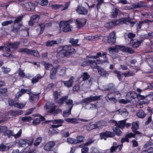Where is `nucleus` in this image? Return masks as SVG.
<instances>
[{
    "label": "nucleus",
    "instance_id": "nucleus-58",
    "mask_svg": "<svg viewBox=\"0 0 153 153\" xmlns=\"http://www.w3.org/2000/svg\"><path fill=\"white\" fill-rule=\"evenodd\" d=\"M82 80L85 81L88 80L90 77V76L88 75L87 72H84L83 75H82Z\"/></svg>",
    "mask_w": 153,
    "mask_h": 153
},
{
    "label": "nucleus",
    "instance_id": "nucleus-16",
    "mask_svg": "<svg viewBox=\"0 0 153 153\" xmlns=\"http://www.w3.org/2000/svg\"><path fill=\"white\" fill-rule=\"evenodd\" d=\"M86 21V20L84 18L77 19L76 20V24L78 28H80L84 26Z\"/></svg>",
    "mask_w": 153,
    "mask_h": 153
},
{
    "label": "nucleus",
    "instance_id": "nucleus-18",
    "mask_svg": "<svg viewBox=\"0 0 153 153\" xmlns=\"http://www.w3.org/2000/svg\"><path fill=\"white\" fill-rule=\"evenodd\" d=\"M140 70V69L133 68L132 70L127 72L122 73V75H123L125 77H128L130 76H133L135 75V73H136Z\"/></svg>",
    "mask_w": 153,
    "mask_h": 153
},
{
    "label": "nucleus",
    "instance_id": "nucleus-51",
    "mask_svg": "<svg viewBox=\"0 0 153 153\" xmlns=\"http://www.w3.org/2000/svg\"><path fill=\"white\" fill-rule=\"evenodd\" d=\"M25 104H24L22 103H18L17 102H15L14 107H17L20 109H22L25 106Z\"/></svg>",
    "mask_w": 153,
    "mask_h": 153
},
{
    "label": "nucleus",
    "instance_id": "nucleus-28",
    "mask_svg": "<svg viewBox=\"0 0 153 153\" xmlns=\"http://www.w3.org/2000/svg\"><path fill=\"white\" fill-rule=\"evenodd\" d=\"M59 68H53L51 70L50 77L51 79H53L56 78L57 69Z\"/></svg>",
    "mask_w": 153,
    "mask_h": 153
},
{
    "label": "nucleus",
    "instance_id": "nucleus-53",
    "mask_svg": "<svg viewBox=\"0 0 153 153\" xmlns=\"http://www.w3.org/2000/svg\"><path fill=\"white\" fill-rule=\"evenodd\" d=\"M65 103L67 105L69 106V107H71V109H72L74 105L73 102L72 100H68V101L65 102Z\"/></svg>",
    "mask_w": 153,
    "mask_h": 153
},
{
    "label": "nucleus",
    "instance_id": "nucleus-50",
    "mask_svg": "<svg viewBox=\"0 0 153 153\" xmlns=\"http://www.w3.org/2000/svg\"><path fill=\"white\" fill-rule=\"evenodd\" d=\"M24 17L23 15H20L17 17L13 22L14 24H17L22 21Z\"/></svg>",
    "mask_w": 153,
    "mask_h": 153
},
{
    "label": "nucleus",
    "instance_id": "nucleus-5",
    "mask_svg": "<svg viewBox=\"0 0 153 153\" xmlns=\"http://www.w3.org/2000/svg\"><path fill=\"white\" fill-rule=\"evenodd\" d=\"M56 106L53 103H47L44 107L45 109H48V113L50 114L56 113L57 110L56 109Z\"/></svg>",
    "mask_w": 153,
    "mask_h": 153
},
{
    "label": "nucleus",
    "instance_id": "nucleus-9",
    "mask_svg": "<svg viewBox=\"0 0 153 153\" xmlns=\"http://www.w3.org/2000/svg\"><path fill=\"white\" fill-rule=\"evenodd\" d=\"M101 96H90L89 97L85 98L82 99V102L87 104L90 102L99 100L100 99Z\"/></svg>",
    "mask_w": 153,
    "mask_h": 153
},
{
    "label": "nucleus",
    "instance_id": "nucleus-49",
    "mask_svg": "<svg viewBox=\"0 0 153 153\" xmlns=\"http://www.w3.org/2000/svg\"><path fill=\"white\" fill-rule=\"evenodd\" d=\"M117 127H115L113 129V131L115 133L116 135L120 136L121 135L122 132Z\"/></svg>",
    "mask_w": 153,
    "mask_h": 153
},
{
    "label": "nucleus",
    "instance_id": "nucleus-33",
    "mask_svg": "<svg viewBox=\"0 0 153 153\" xmlns=\"http://www.w3.org/2000/svg\"><path fill=\"white\" fill-rule=\"evenodd\" d=\"M107 97L108 100L111 101H114L116 100V98L113 92L108 93L107 94Z\"/></svg>",
    "mask_w": 153,
    "mask_h": 153
},
{
    "label": "nucleus",
    "instance_id": "nucleus-59",
    "mask_svg": "<svg viewBox=\"0 0 153 153\" xmlns=\"http://www.w3.org/2000/svg\"><path fill=\"white\" fill-rule=\"evenodd\" d=\"M114 85L113 83H109L106 86V90L108 91L112 90L114 88Z\"/></svg>",
    "mask_w": 153,
    "mask_h": 153
},
{
    "label": "nucleus",
    "instance_id": "nucleus-12",
    "mask_svg": "<svg viewBox=\"0 0 153 153\" xmlns=\"http://www.w3.org/2000/svg\"><path fill=\"white\" fill-rule=\"evenodd\" d=\"M55 145L54 141H50L46 143L44 146V149L47 151H50Z\"/></svg>",
    "mask_w": 153,
    "mask_h": 153
},
{
    "label": "nucleus",
    "instance_id": "nucleus-26",
    "mask_svg": "<svg viewBox=\"0 0 153 153\" xmlns=\"http://www.w3.org/2000/svg\"><path fill=\"white\" fill-rule=\"evenodd\" d=\"M98 69V73L100 74L102 76H107L108 75V73L105 70L102 68H93Z\"/></svg>",
    "mask_w": 153,
    "mask_h": 153
},
{
    "label": "nucleus",
    "instance_id": "nucleus-63",
    "mask_svg": "<svg viewBox=\"0 0 153 153\" xmlns=\"http://www.w3.org/2000/svg\"><path fill=\"white\" fill-rule=\"evenodd\" d=\"M64 121L63 119H56L53 121V123L54 124L59 123L60 124H62V123H64Z\"/></svg>",
    "mask_w": 153,
    "mask_h": 153
},
{
    "label": "nucleus",
    "instance_id": "nucleus-38",
    "mask_svg": "<svg viewBox=\"0 0 153 153\" xmlns=\"http://www.w3.org/2000/svg\"><path fill=\"white\" fill-rule=\"evenodd\" d=\"M137 115L139 117L143 118L145 117L146 114L143 110H140L137 112Z\"/></svg>",
    "mask_w": 153,
    "mask_h": 153
},
{
    "label": "nucleus",
    "instance_id": "nucleus-3",
    "mask_svg": "<svg viewBox=\"0 0 153 153\" xmlns=\"http://www.w3.org/2000/svg\"><path fill=\"white\" fill-rule=\"evenodd\" d=\"M128 21L126 18H120L106 23L105 25L107 28L111 29L114 26L122 25L123 23H125Z\"/></svg>",
    "mask_w": 153,
    "mask_h": 153
},
{
    "label": "nucleus",
    "instance_id": "nucleus-13",
    "mask_svg": "<svg viewBox=\"0 0 153 153\" xmlns=\"http://www.w3.org/2000/svg\"><path fill=\"white\" fill-rule=\"evenodd\" d=\"M40 18V16L39 15H34L31 16L30 19L28 22V24L29 25L32 26L34 24L37 23Z\"/></svg>",
    "mask_w": 153,
    "mask_h": 153
},
{
    "label": "nucleus",
    "instance_id": "nucleus-14",
    "mask_svg": "<svg viewBox=\"0 0 153 153\" xmlns=\"http://www.w3.org/2000/svg\"><path fill=\"white\" fill-rule=\"evenodd\" d=\"M62 126V124H58L57 125H51V127H50V129L48 132V134L49 135H51L57 134L58 133V132L54 128H57Z\"/></svg>",
    "mask_w": 153,
    "mask_h": 153
},
{
    "label": "nucleus",
    "instance_id": "nucleus-35",
    "mask_svg": "<svg viewBox=\"0 0 153 153\" xmlns=\"http://www.w3.org/2000/svg\"><path fill=\"white\" fill-rule=\"evenodd\" d=\"M65 120L67 122L69 123L75 124L78 123L77 119L74 118H67Z\"/></svg>",
    "mask_w": 153,
    "mask_h": 153
},
{
    "label": "nucleus",
    "instance_id": "nucleus-48",
    "mask_svg": "<svg viewBox=\"0 0 153 153\" xmlns=\"http://www.w3.org/2000/svg\"><path fill=\"white\" fill-rule=\"evenodd\" d=\"M119 10L116 8H114L113 9L111 13V17L112 18H114L117 16Z\"/></svg>",
    "mask_w": 153,
    "mask_h": 153
},
{
    "label": "nucleus",
    "instance_id": "nucleus-24",
    "mask_svg": "<svg viewBox=\"0 0 153 153\" xmlns=\"http://www.w3.org/2000/svg\"><path fill=\"white\" fill-rule=\"evenodd\" d=\"M39 98V94H35L33 93L32 95H29V100L31 102H36L37 101Z\"/></svg>",
    "mask_w": 153,
    "mask_h": 153
},
{
    "label": "nucleus",
    "instance_id": "nucleus-45",
    "mask_svg": "<svg viewBox=\"0 0 153 153\" xmlns=\"http://www.w3.org/2000/svg\"><path fill=\"white\" fill-rule=\"evenodd\" d=\"M67 142L71 144H76L78 143V142L76 140V139L71 137H68L67 139Z\"/></svg>",
    "mask_w": 153,
    "mask_h": 153
},
{
    "label": "nucleus",
    "instance_id": "nucleus-57",
    "mask_svg": "<svg viewBox=\"0 0 153 153\" xmlns=\"http://www.w3.org/2000/svg\"><path fill=\"white\" fill-rule=\"evenodd\" d=\"M25 93V89L22 88L19 92H17L18 94L17 97L18 98L19 97L23 94Z\"/></svg>",
    "mask_w": 153,
    "mask_h": 153
},
{
    "label": "nucleus",
    "instance_id": "nucleus-64",
    "mask_svg": "<svg viewBox=\"0 0 153 153\" xmlns=\"http://www.w3.org/2000/svg\"><path fill=\"white\" fill-rule=\"evenodd\" d=\"M141 153H153V148L151 147L147 150L142 152Z\"/></svg>",
    "mask_w": 153,
    "mask_h": 153
},
{
    "label": "nucleus",
    "instance_id": "nucleus-36",
    "mask_svg": "<svg viewBox=\"0 0 153 153\" xmlns=\"http://www.w3.org/2000/svg\"><path fill=\"white\" fill-rule=\"evenodd\" d=\"M42 76L40 74H38L35 77H33L32 79V82L34 84L39 82V79L42 78Z\"/></svg>",
    "mask_w": 153,
    "mask_h": 153
},
{
    "label": "nucleus",
    "instance_id": "nucleus-27",
    "mask_svg": "<svg viewBox=\"0 0 153 153\" xmlns=\"http://www.w3.org/2000/svg\"><path fill=\"white\" fill-rule=\"evenodd\" d=\"M120 46L116 45L114 47H110L108 48V51L110 53H117L119 51V50H120Z\"/></svg>",
    "mask_w": 153,
    "mask_h": 153
},
{
    "label": "nucleus",
    "instance_id": "nucleus-37",
    "mask_svg": "<svg viewBox=\"0 0 153 153\" xmlns=\"http://www.w3.org/2000/svg\"><path fill=\"white\" fill-rule=\"evenodd\" d=\"M114 73L116 74V76L119 81H121L122 79V73L121 71L117 70H115L114 71Z\"/></svg>",
    "mask_w": 153,
    "mask_h": 153
},
{
    "label": "nucleus",
    "instance_id": "nucleus-20",
    "mask_svg": "<svg viewBox=\"0 0 153 153\" xmlns=\"http://www.w3.org/2000/svg\"><path fill=\"white\" fill-rule=\"evenodd\" d=\"M23 27L22 24V23L17 24H14L13 25V27L11 31L12 32L14 33H17L19 32V30L20 29L21 30V28Z\"/></svg>",
    "mask_w": 153,
    "mask_h": 153
},
{
    "label": "nucleus",
    "instance_id": "nucleus-47",
    "mask_svg": "<svg viewBox=\"0 0 153 153\" xmlns=\"http://www.w3.org/2000/svg\"><path fill=\"white\" fill-rule=\"evenodd\" d=\"M117 125V127L121 128H123L125 126L126 122L124 120L120 121L118 122Z\"/></svg>",
    "mask_w": 153,
    "mask_h": 153
},
{
    "label": "nucleus",
    "instance_id": "nucleus-44",
    "mask_svg": "<svg viewBox=\"0 0 153 153\" xmlns=\"http://www.w3.org/2000/svg\"><path fill=\"white\" fill-rule=\"evenodd\" d=\"M106 53L105 52L103 53L102 55V54L100 52H98L97 53L96 56H97V58L98 59L99 57H100L101 58H103L104 59H105V60H107V59H106Z\"/></svg>",
    "mask_w": 153,
    "mask_h": 153
},
{
    "label": "nucleus",
    "instance_id": "nucleus-22",
    "mask_svg": "<svg viewBox=\"0 0 153 153\" xmlns=\"http://www.w3.org/2000/svg\"><path fill=\"white\" fill-rule=\"evenodd\" d=\"M51 25L52 23L51 22H48L46 24L44 23H39V25L40 27V30L39 34H41L43 33L45 30V27L51 26Z\"/></svg>",
    "mask_w": 153,
    "mask_h": 153
},
{
    "label": "nucleus",
    "instance_id": "nucleus-21",
    "mask_svg": "<svg viewBox=\"0 0 153 153\" xmlns=\"http://www.w3.org/2000/svg\"><path fill=\"white\" fill-rule=\"evenodd\" d=\"M76 11L80 14L83 15H86L88 12V10L84 7L81 6H78Z\"/></svg>",
    "mask_w": 153,
    "mask_h": 153
},
{
    "label": "nucleus",
    "instance_id": "nucleus-39",
    "mask_svg": "<svg viewBox=\"0 0 153 153\" xmlns=\"http://www.w3.org/2000/svg\"><path fill=\"white\" fill-rule=\"evenodd\" d=\"M27 144L26 139H21L19 141V147H24Z\"/></svg>",
    "mask_w": 153,
    "mask_h": 153
},
{
    "label": "nucleus",
    "instance_id": "nucleus-60",
    "mask_svg": "<svg viewBox=\"0 0 153 153\" xmlns=\"http://www.w3.org/2000/svg\"><path fill=\"white\" fill-rule=\"evenodd\" d=\"M32 120V117L30 116L24 117L22 118V120L24 122H29Z\"/></svg>",
    "mask_w": 153,
    "mask_h": 153
},
{
    "label": "nucleus",
    "instance_id": "nucleus-19",
    "mask_svg": "<svg viewBox=\"0 0 153 153\" xmlns=\"http://www.w3.org/2000/svg\"><path fill=\"white\" fill-rule=\"evenodd\" d=\"M132 6L134 8H137L147 7V4L146 3L143 1H140L133 4Z\"/></svg>",
    "mask_w": 153,
    "mask_h": 153
},
{
    "label": "nucleus",
    "instance_id": "nucleus-62",
    "mask_svg": "<svg viewBox=\"0 0 153 153\" xmlns=\"http://www.w3.org/2000/svg\"><path fill=\"white\" fill-rule=\"evenodd\" d=\"M41 120L39 118L35 119L33 120L32 124L34 126H36L40 123Z\"/></svg>",
    "mask_w": 153,
    "mask_h": 153
},
{
    "label": "nucleus",
    "instance_id": "nucleus-52",
    "mask_svg": "<svg viewBox=\"0 0 153 153\" xmlns=\"http://www.w3.org/2000/svg\"><path fill=\"white\" fill-rule=\"evenodd\" d=\"M42 140V138L41 137H38L35 142L33 143V145L35 146H38Z\"/></svg>",
    "mask_w": 153,
    "mask_h": 153
},
{
    "label": "nucleus",
    "instance_id": "nucleus-2",
    "mask_svg": "<svg viewBox=\"0 0 153 153\" xmlns=\"http://www.w3.org/2000/svg\"><path fill=\"white\" fill-rule=\"evenodd\" d=\"M89 58L94 59H97L96 60L89 59L85 61L82 63V66H90L91 67H98V66H97V64L102 63L103 62H107L106 60H103L101 58L100 59H98L96 56H92Z\"/></svg>",
    "mask_w": 153,
    "mask_h": 153
},
{
    "label": "nucleus",
    "instance_id": "nucleus-4",
    "mask_svg": "<svg viewBox=\"0 0 153 153\" xmlns=\"http://www.w3.org/2000/svg\"><path fill=\"white\" fill-rule=\"evenodd\" d=\"M73 22L71 19L68 21H61L60 22L59 26L61 29H62L65 32H67L71 31L72 26L69 24Z\"/></svg>",
    "mask_w": 153,
    "mask_h": 153
},
{
    "label": "nucleus",
    "instance_id": "nucleus-10",
    "mask_svg": "<svg viewBox=\"0 0 153 153\" xmlns=\"http://www.w3.org/2000/svg\"><path fill=\"white\" fill-rule=\"evenodd\" d=\"M101 96H90L89 97L85 98L82 99V102L87 104L90 102L99 100L100 99Z\"/></svg>",
    "mask_w": 153,
    "mask_h": 153
},
{
    "label": "nucleus",
    "instance_id": "nucleus-42",
    "mask_svg": "<svg viewBox=\"0 0 153 153\" xmlns=\"http://www.w3.org/2000/svg\"><path fill=\"white\" fill-rule=\"evenodd\" d=\"M53 98L55 100H57L60 95V94L57 91H54L53 93Z\"/></svg>",
    "mask_w": 153,
    "mask_h": 153
},
{
    "label": "nucleus",
    "instance_id": "nucleus-23",
    "mask_svg": "<svg viewBox=\"0 0 153 153\" xmlns=\"http://www.w3.org/2000/svg\"><path fill=\"white\" fill-rule=\"evenodd\" d=\"M120 50L123 52L128 53L131 54L133 53L134 52V50L131 48L126 46H120Z\"/></svg>",
    "mask_w": 153,
    "mask_h": 153
},
{
    "label": "nucleus",
    "instance_id": "nucleus-43",
    "mask_svg": "<svg viewBox=\"0 0 153 153\" xmlns=\"http://www.w3.org/2000/svg\"><path fill=\"white\" fill-rule=\"evenodd\" d=\"M30 50L27 48H20L19 49L18 51L19 52H24L29 55L30 53Z\"/></svg>",
    "mask_w": 153,
    "mask_h": 153
},
{
    "label": "nucleus",
    "instance_id": "nucleus-7",
    "mask_svg": "<svg viewBox=\"0 0 153 153\" xmlns=\"http://www.w3.org/2000/svg\"><path fill=\"white\" fill-rule=\"evenodd\" d=\"M104 39L107 40L105 42H107L110 44H112L115 43L116 39L115 31H113L110 34L109 36H105Z\"/></svg>",
    "mask_w": 153,
    "mask_h": 153
},
{
    "label": "nucleus",
    "instance_id": "nucleus-25",
    "mask_svg": "<svg viewBox=\"0 0 153 153\" xmlns=\"http://www.w3.org/2000/svg\"><path fill=\"white\" fill-rule=\"evenodd\" d=\"M9 113L10 116L14 117L18 115L22 114L23 113V111L22 110L14 111L13 110H12L9 111Z\"/></svg>",
    "mask_w": 153,
    "mask_h": 153
},
{
    "label": "nucleus",
    "instance_id": "nucleus-29",
    "mask_svg": "<svg viewBox=\"0 0 153 153\" xmlns=\"http://www.w3.org/2000/svg\"><path fill=\"white\" fill-rule=\"evenodd\" d=\"M22 32V34L23 36H29V30L26 28L25 27H23L20 30Z\"/></svg>",
    "mask_w": 153,
    "mask_h": 153
},
{
    "label": "nucleus",
    "instance_id": "nucleus-32",
    "mask_svg": "<svg viewBox=\"0 0 153 153\" xmlns=\"http://www.w3.org/2000/svg\"><path fill=\"white\" fill-rule=\"evenodd\" d=\"M68 98V96H65L62 97L59 99L57 101V103L59 105L63 104L64 102L66 101Z\"/></svg>",
    "mask_w": 153,
    "mask_h": 153
},
{
    "label": "nucleus",
    "instance_id": "nucleus-31",
    "mask_svg": "<svg viewBox=\"0 0 153 153\" xmlns=\"http://www.w3.org/2000/svg\"><path fill=\"white\" fill-rule=\"evenodd\" d=\"M20 42L17 41L13 43H9V45L11 48L16 49L19 47V46L20 45Z\"/></svg>",
    "mask_w": 153,
    "mask_h": 153
},
{
    "label": "nucleus",
    "instance_id": "nucleus-15",
    "mask_svg": "<svg viewBox=\"0 0 153 153\" xmlns=\"http://www.w3.org/2000/svg\"><path fill=\"white\" fill-rule=\"evenodd\" d=\"M143 41V40L139 41L137 39L131 40L130 42L131 46L134 48H137L139 47L141 43Z\"/></svg>",
    "mask_w": 153,
    "mask_h": 153
},
{
    "label": "nucleus",
    "instance_id": "nucleus-41",
    "mask_svg": "<svg viewBox=\"0 0 153 153\" xmlns=\"http://www.w3.org/2000/svg\"><path fill=\"white\" fill-rule=\"evenodd\" d=\"M71 107H69L68 109L64 111L63 112V115L64 117H67L71 114Z\"/></svg>",
    "mask_w": 153,
    "mask_h": 153
},
{
    "label": "nucleus",
    "instance_id": "nucleus-17",
    "mask_svg": "<svg viewBox=\"0 0 153 153\" xmlns=\"http://www.w3.org/2000/svg\"><path fill=\"white\" fill-rule=\"evenodd\" d=\"M74 77L73 76H71L68 81L62 80L61 81L64 84L65 86L69 88L72 86L74 82Z\"/></svg>",
    "mask_w": 153,
    "mask_h": 153
},
{
    "label": "nucleus",
    "instance_id": "nucleus-1",
    "mask_svg": "<svg viewBox=\"0 0 153 153\" xmlns=\"http://www.w3.org/2000/svg\"><path fill=\"white\" fill-rule=\"evenodd\" d=\"M59 52L57 56L59 58L63 57L70 55H72L75 52L74 48L71 47L70 45H66L58 48Z\"/></svg>",
    "mask_w": 153,
    "mask_h": 153
},
{
    "label": "nucleus",
    "instance_id": "nucleus-34",
    "mask_svg": "<svg viewBox=\"0 0 153 153\" xmlns=\"http://www.w3.org/2000/svg\"><path fill=\"white\" fill-rule=\"evenodd\" d=\"M126 14L127 15V17H122L121 18H126L128 21H126L125 23H123V24H127L128 23H130L131 24V26H133L134 24V22L131 21V19L130 18L129 14L127 13Z\"/></svg>",
    "mask_w": 153,
    "mask_h": 153
},
{
    "label": "nucleus",
    "instance_id": "nucleus-11",
    "mask_svg": "<svg viewBox=\"0 0 153 153\" xmlns=\"http://www.w3.org/2000/svg\"><path fill=\"white\" fill-rule=\"evenodd\" d=\"M100 135L101 139H104L105 140H106L107 137H113L115 135L114 132L108 131L100 133Z\"/></svg>",
    "mask_w": 153,
    "mask_h": 153
},
{
    "label": "nucleus",
    "instance_id": "nucleus-56",
    "mask_svg": "<svg viewBox=\"0 0 153 153\" xmlns=\"http://www.w3.org/2000/svg\"><path fill=\"white\" fill-rule=\"evenodd\" d=\"M22 134V130L20 129L17 133L16 134H15L13 132V134L12 137H14L16 139L20 137L21 136Z\"/></svg>",
    "mask_w": 153,
    "mask_h": 153
},
{
    "label": "nucleus",
    "instance_id": "nucleus-6",
    "mask_svg": "<svg viewBox=\"0 0 153 153\" xmlns=\"http://www.w3.org/2000/svg\"><path fill=\"white\" fill-rule=\"evenodd\" d=\"M137 97V93L134 91H131L128 92L126 95V99H128L129 102H132L134 103L136 101Z\"/></svg>",
    "mask_w": 153,
    "mask_h": 153
},
{
    "label": "nucleus",
    "instance_id": "nucleus-54",
    "mask_svg": "<svg viewBox=\"0 0 153 153\" xmlns=\"http://www.w3.org/2000/svg\"><path fill=\"white\" fill-rule=\"evenodd\" d=\"M57 43L56 41L54 40L49 41L46 43V45L47 47L51 46H52L54 44Z\"/></svg>",
    "mask_w": 153,
    "mask_h": 153
},
{
    "label": "nucleus",
    "instance_id": "nucleus-8",
    "mask_svg": "<svg viewBox=\"0 0 153 153\" xmlns=\"http://www.w3.org/2000/svg\"><path fill=\"white\" fill-rule=\"evenodd\" d=\"M101 96H90L89 97L85 98L82 99V102L87 104L90 102L99 100L100 99Z\"/></svg>",
    "mask_w": 153,
    "mask_h": 153
},
{
    "label": "nucleus",
    "instance_id": "nucleus-40",
    "mask_svg": "<svg viewBox=\"0 0 153 153\" xmlns=\"http://www.w3.org/2000/svg\"><path fill=\"white\" fill-rule=\"evenodd\" d=\"M29 55H32L36 57H39V54L38 51L36 50H30Z\"/></svg>",
    "mask_w": 153,
    "mask_h": 153
},
{
    "label": "nucleus",
    "instance_id": "nucleus-55",
    "mask_svg": "<svg viewBox=\"0 0 153 153\" xmlns=\"http://www.w3.org/2000/svg\"><path fill=\"white\" fill-rule=\"evenodd\" d=\"M78 41V39H71L70 41V43H71L73 46H79V45L77 44Z\"/></svg>",
    "mask_w": 153,
    "mask_h": 153
},
{
    "label": "nucleus",
    "instance_id": "nucleus-61",
    "mask_svg": "<svg viewBox=\"0 0 153 153\" xmlns=\"http://www.w3.org/2000/svg\"><path fill=\"white\" fill-rule=\"evenodd\" d=\"M13 23V21L12 20L6 21L1 23V25L3 26H6L9 25Z\"/></svg>",
    "mask_w": 153,
    "mask_h": 153
},
{
    "label": "nucleus",
    "instance_id": "nucleus-46",
    "mask_svg": "<svg viewBox=\"0 0 153 153\" xmlns=\"http://www.w3.org/2000/svg\"><path fill=\"white\" fill-rule=\"evenodd\" d=\"M139 128V126L136 122H133L132 123L131 129L132 131L137 130Z\"/></svg>",
    "mask_w": 153,
    "mask_h": 153
},
{
    "label": "nucleus",
    "instance_id": "nucleus-30",
    "mask_svg": "<svg viewBox=\"0 0 153 153\" xmlns=\"http://www.w3.org/2000/svg\"><path fill=\"white\" fill-rule=\"evenodd\" d=\"M13 134V131L7 129V130L5 131L3 135L7 137L8 138H10L12 137Z\"/></svg>",
    "mask_w": 153,
    "mask_h": 153
}]
</instances>
